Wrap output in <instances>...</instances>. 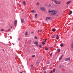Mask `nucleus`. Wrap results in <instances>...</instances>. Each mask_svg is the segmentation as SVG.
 Listing matches in <instances>:
<instances>
[{
  "label": "nucleus",
  "mask_w": 73,
  "mask_h": 73,
  "mask_svg": "<svg viewBox=\"0 0 73 73\" xmlns=\"http://www.w3.org/2000/svg\"><path fill=\"white\" fill-rule=\"evenodd\" d=\"M51 37L52 38H55V36H51Z\"/></svg>",
  "instance_id": "f3484780"
},
{
  "label": "nucleus",
  "mask_w": 73,
  "mask_h": 73,
  "mask_svg": "<svg viewBox=\"0 0 73 73\" xmlns=\"http://www.w3.org/2000/svg\"><path fill=\"white\" fill-rule=\"evenodd\" d=\"M38 63H39V62H36V64H38Z\"/></svg>",
  "instance_id": "c9c22d12"
},
{
  "label": "nucleus",
  "mask_w": 73,
  "mask_h": 73,
  "mask_svg": "<svg viewBox=\"0 0 73 73\" xmlns=\"http://www.w3.org/2000/svg\"><path fill=\"white\" fill-rule=\"evenodd\" d=\"M11 28H12V27H11Z\"/></svg>",
  "instance_id": "de8ad7c7"
},
{
  "label": "nucleus",
  "mask_w": 73,
  "mask_h": 73,
  "mask_svg": "<svg viewBox=\"0 0 73 73\" xmlns=\"http://www.w3.org/2000/svg\"><path fill=\"white\" fill-rule=\"evenodd\" d=\"M52 1H54V0H52Z\"/></svg>",
  "instance_id": "a18cd8bd"
},
{
  "label": "nucleus",
  "mask_w": 73,
  "mask_h": 73,
  "mask_svg": "<svg viewBox=\"0 0 73 73\" xmlns=\"http://www.w3.org/2000/svg\"><path fill=\"white\" fill-rule=\"evenodd\" d=\"M39 48H41V45H39Z\"/></svg>",
  "instance_id": "c85d7f7f"
},
{
  "label": "nucleus",
  "mask_w": 73,
  "mask_h": 73,
  "mask_svg": "<svg viewBox=\"0 0 73 73\" xmlns=\"http://www.w3.org/2000/svg\"><path fill=\"white\" fill-rule=\"evenodd\" d=\"M56 70L55 69V68H54L53 69V72L54 73L55 72V71Z\"/></svg>",
  "instance_id": "4be33fe9"
},
{
  "label": "nucleus",
  "mask_w": 73,
  "mask_h": 73,
  "mask_svg": "<svg viewBox=\"0 0 73 73\" xmlns=\"http://www.w3.org/2000/svg\"><path fill=\"white\" fill-rule=\"evenodd\" d=\"M48 7H51V5L49 4V5H47Z\"/></svg>",
  "instance_id": "a878e982"
},
{
  "label": "nucleus",
  "mask_w": 73,
  "mask_h": 73,
  "mask_svg": "<svg viewBox=\"0 0 73 73\" xmlns=\"http://www.w3.org/2000/svg\"><path fill=\"white\" fill-rule=\"evenodd\" d=\"M34 33V32H32V33Z\"/></svg>",
  "instance_id": "c03bdc74"
},
{
  "label": "nucleus",
  "mask_w": 73,
  "mask_h": 73,
  "mask_svg": "<svg viewBox=\"0 0 73 73\" xmlns=\"http://www.w3.org/2000/svg\"><path fill=\"white\" fill-rule=\"evenodd\" d=\"M23 5H24V6H25V5H26V3L25 2V1H24L23 2Z\"/></svg>",
  "instance_id": "6e6552de"
},
{
  "label": "nucleus",
  "mask_w": 73,
  "mask_h": 73,
  "mask_svg": "<svg viewBox=\"0 0 73 73\" xmlns=\"http://www.w3.org/2000/svg\"><path fill=\"white\" fill-rule=\"evenodd\" d=\"M20 73H23L21 72H20Z\"/></svg>",
  "instance_id": "09e8293b"
},
{
  "label": "nucleus",
  "mask_w": 73,
  "mask_h": 73,
  "mask_svg": "<svg viewBox=\"0 0 73 73\" xmlns=\"http://www.w3.org/2000/svg\"><path fill=\"white\" fill-rule=\"evenodd\" d=\"M46 5V4H45V5Z\"/></svg>",
  "instance_id": "8fccbe9b"
},
{
  "label": "nucleus",
  "mask_w": 73,
  "mask_h": 73,
  "mask_svg": "<svg viewBox=\"0 0 73 73\" xmlns=\"http://www.w3.org/2000/svg\"><path fill=\"white\" fill-rule=\"evenodd\" d=\"M52 31H53V32H55V31H56V30L55 29H52Z\"/></svg>",
  "instance_id": "6ab92c4d"
},
{
  "label": "nucleus",
  "mask_w": 73,
  "mask_h": 73,
  "mask_svg": "<svg viewBox=\"0 0 73 73\" xmlns=\"http://www.w3.org/2000/svg\"><path fill=\"white\" fill-rule=\"evenodd\" d=\"M17 20H15L14 23L15 27H16V25H17Z\"/></svg>",
  "instance_id": "20e7f679"
},
{
  "label": "nucleus",
  "mask_w": 73,
  "mask_h": 73,
  "mask_svg": "<svg viewBox=\"0 0 73 73\" xmlns=\"http://www.w3.org/2000/svg\"><path fill=\"white\" fill-rule=\"evenodd\" d=\"M60 46H64V44L63 43H62L60 45Z\"/></svg>",
  "instance_id": "a211bd4d"
},
{
  "label": "nucleus",
  "mask_w": 73,
  "mask_h": 73,
  "mask_svg": "<svg viewBox=\"0 0 73 73\" xmlns=\"http://www.w3.org/2000/svg\"><path fill=\"white\" fill-rule=\"evenodd\" d=\"M4 30L3 29H2L1 30V31H4Z\"/></svg>",
  "instance_id": "bb28decb"
},
{
  "label": "nucleus",
  "mask_w": 73,
  "mask_h": 73,
  "mask_svg": "<svg viewBox=\"0 0 73 73\" xmlns=\"http://www.w3.org/2000/svg\"><path fill=\"white\" fill-rule=\"evenodd\" d=\"M28 34V33L27 32H26L25 33V35L26 36H27Z\"/></svg>",
  "instance_id": "aec40b11"
},
{
  "label": "nucleus",
  "mask_w": 73,
  "mask_h": 73,
  "mask_svg": "<svg viewBox=\"0 0 73 73\" xmlns=\"http://www.w3.org/2000/svg\"><path fill=\"white\" fill-rule=\"evenodd\" d=\"M35 57V55H32V57Z\"/></svg>",
  "instance_id": "7c9ffc66"
},
{
  "label": "nucleus",
  "mask_w": 73,
  "mask_h": 73,
  "mask_svg": "<svg viewBox=\"0 0 73 73\" xmlns=\"http://www.w3.org/2000/svg\"><path fill=\"white\" fill-rule=\"evenodd\" d=\"M48 48L47 47H46L45 48V50H48Z\"/></svg>",
  "instance_id": "5701e85b"
},
{
  "label": "nucleus",
  "mask_w": 73,
  "mask_h": 73,
  "mask_svg": "<svg viewBox=\"0 0 73 73\" xmlns=\"http://www.w3.org/2000/svg\"><path fill=\"white\" fill-rule=\"evenodd\" d=\"M21 21L22 23H24V21L23 19H21Z\"/></svg>",
  "instance_id": "4468645a"
},
{
  "label": "nucleus",
  "mask_w": 73,
  "mask_h": 73,
  "mask_svg": "<svg viewBox=\"0 0 73 73\" xmlns=\"http://www.w3.org/2000/svg\"><path fill=\"white\" fill-rule=\"evenodd\" d=\"M35 39H37V37L35 36Z\"/></svg>",
  "instance_id": "2f4dec72"
},
{
  "label": "nucleus",
  "mask_w": 73,
  "mask_h": 73,
  "mask_svg": "<svg viewBox=\"0 0 73 73\" xmlns=\"http://www.w3.org/2000/svg\"><path fill=\"white\" fill-rule=\"evenodd\" d=\"M41 31H42V30H40L39 32H41Z\"/></svg>",
  "instance_id": "72a5a7b5"
},
{
  "label": "nucleus",
  "mask_w": 73,
  "mask_h": 73,
  "mask_svg": "<svg viewBox=\"0 0 73 73\" xmlns=\"http://www.w3.org/2000/svg\"><path fill=\"white\" fill-rule=\"evenodd\" d=\"M70 58L69 57V58H66L65 59V61H70Z\"/></svg>",
  "instance_id": "39448f33"
},
{
  "label": "nucleus",
  "mask_w": 73,
  "mask_h": 73,
  "mask_svg": "<svg viewBox=\"0 0 73 73\" xmlns=\"http://www.w3.org/2000/svg\"><path fill=\"white\" fill-rule=\"evenodd\" d=\"M71 49L72 50H73V42H72L71 44Z\"/></svg>",
  "instance_id": "423d86ee"
},
{
  "label": "nucleus",
  "mask_w": 73,
  "mask_h": 73,
  "mask_svg": "<svg viewBox=\"0 0 73 73\" xmlns=\"http://www.w3.org/2000/svg\"><path fill=\"white\" fill-rule=\"evenodd\" d=\"M57 51H58V53H59V52H60V49H58L57 50Z\"/></svg>",
  "instance_id": "412c9836"
},
{
  "label": "nucleus",
  "mask_w": 73,
  "mask_h": 73,
  "mask_svg": "<svg viewBox=\"0 0 73 73\" xmlns=\"http://www.w3.org/2000/svg\"><path fill=\"white\" fill-rule=\"evenodd\" d=\"M19 4V3H18V4H17V5H18Z\"/></svg>",
  "instance_id": "49530a36"
},
{
  "label": "nucleus",
  "mask_w": 73,
  "mask_h": 73,
  "mask_svg": "<svg viewBox=\"0 0 73 73\" xmlns=\"http://www.w3.org/2000/svg\"><path fill=\"white\" fill-rule=\"evenodd\" d=\"M54 2L55 4H57V0H54Z\"/></svg>",
  "instance_id": "2eb2a0df"
},
{
  "label": "nucleus",
  "mask_w": 73,
  "mask_h": 73,
  "mask_svg": "<svg viewBox=\"0 0 73 73\" xmlns=\"http://www.w3.org/2000/svg\"><path fill=\"white\" fill-rule=\"evenodd\" d=\"M51 20V18L50 17H47L46 18V21H48V20Z\"/></svg>",
  "instance_id": "7ed1b4c3"
},
{
  "label": "nucleus",
  "mask_w": 73,
  "mask_h": 73,
  "mask_svg": "<svg viewBox=\"0 0 73 73\" xmlns=\"http://www.w3.org/2000/svg\"><path fill=\"white\" fill-rule=\"evenodd\" d=\"M35 18H37V14H36L35 15Z\"/></svg>",
  "instance_id": "dca6fc26"
},
{
  "label": "nucleus",
  "mask_w": 73,
  "mask_h": 73,
  "mask_svg": "<svg viewBox=\"0 0 73 73\" xmlns=\"http://www.w3.org/2000/svg\"><path fill=\"white\" fill-rule=\"evenodd\" d=\"M71 3V1H69L68 2H67L66 3V4L67 5H68V4H70V3Z\"/></svg>",
  "instance_id": "1a4fd4ad"
},
{
  "label": "nucleus",
  "mask_w": 73,
  "mask_h": 73,
  "mask_svg": "<svg viewBox=\"0 0 73 73\" xmlns=\"http://www.w3.org/2000/svg\"><path fill=\"white\" fill-rule=\"evenodd\" d=\"M3 51H4V49H2Z\"/></svg>",
  "instance_id": "37998d69"
},
{
  "label": "nucleus",
  "mask_w": 73,
  "mask_h": 73,
  "mask_svg": "<svg viewBox=\"0 0 73 73\" xmlns=\"http://www.w3.org/2000/svg\"><path fill=\"white\" fill-rule=\"evenodd\" d=\"M35 12V10H33L32 11H31V12H32V13H33V12Z\"/></svg>",
  "instance_id": "393cba45"
},
{
  "label": "nucleus",
  "mask_w": 73,
  "mask_h": 73,
  "mask_svg": "<svg viewBox=\"0 0 73 73\" xmlns=\"http://www.w3.org/2000/svg\"><path fill=\"white\" fill-rule=\"evenodd\" d=\"M44 42H46V38H45V39H44Z\"/></svg>",
  "instance_id": "b1692460"
},
{
  "label": "nucleus",
  "mask_w": 73,
  "mask_h": 73,
  "mask_svg": "<svg viewBox=\"0 0 73 73\" xmlns=\"http://www.w3.org/2000/svg\"><path fill=\"white\" fill-rule=\"evenodd\" d=\"M40 9L43 11H44V12H45V11H46V10H45V8L42 7H40Z\"/></svg>",
  "instance_id": "f03ea898"
},
{
  "label": "nucleus",
  "mask_w": 73,
  "mask_h": 73,
  "mask_svg": "<svg viewBox=\"0 0 73 73\" xmlns=\"http://www.w3.org/2000/svg\"><path fill=\"white\" fill-rule=\"evenodd\" d=\"M38 42L36 41L35 42L34 44H35L36 45H38Z\"/></svg>",
  "instance_id": "0eeeda50"
},
{
  "label": "nucleus",
  "mask_w": 73,
  "mask_h": 73,
  "mask_svg": "<svg viewBox=\"0 0 73 73\" xmlns=\"http://www.w3.org/2000/svg\"><path fill=\"white\" fill-rule=\"evenodd\" d=\"M31 66L32 69H33V65H31Z\"/></svg>",
  "instance_id": "473e14b6"
},
{
  "label": "nucleus",
  "mask_w": 73,
  "mask_h": 73,
  "mask_svg": "<svg viewBox=\"0 0 73 73\" xmlns=\"http://www.w3.org/2000/svg\"><path fill=\"white\" fill-rule=\"evenodd\" d=\"M72 11H70V13L69 14V15H71V14H72Z\"/></svg>",
  "instance_id": "f8f14e48"
},
{
  "label": "nucleus",
  "mask_w": 73,
  "mask_h": 73,
  "mask_svg": "<svg viewBox=\"0 0 73 73\" xmlns=\"http://www.w3.org/2000/svg\"><path fill=\"white\" fill-rule=\"evenodd\" d=\"M36 4H37V5H38V4H39V3L38 2H37L36 3Z\"/></svg>",
  "instance_id": "e433bc0d"
},
{
  "label": "nucleus",
  "mask_w": 73,
  "mask_h": 73,
  "mask_svg": "<svg viewBox=\"0 0 73 73\" xmlns=\"http://www.w3.org/2000/svg\"><path fill=\"white\" fill-rule=\"evenodd\" d=\"M8 31H10V29H8Z\"/></svg>",
  "instance_id": "4c0bfd02"
},
{
  "label": "nucleus",
  "mask_w": 73,
  "mask_h": 73,
  "mask_svg": "<svg viewBox=\"0 0 73 73\" xmlns=\"http://www.w3.org/2000/svg\"><path fill=\"white\" fill-rule=\"evenodd\" d=\"M56 39L57 40H58L59 39V37H58V35H56Z\"/></svg>",
  "instance_id": "9d476101"
},
{
  "label": "nucleus",
  "mask_w": 73,
  "mask_h": 73,
  "mask_svg": "<svg viewBox=\"0 0 73 73\" xmlns=\"http://www.w3.org/2000/svg\"><path fill=\"white\" fill-rule=\"evenodd\" d=\"M52 54H53V52H52L51 54H50V56H52Z\"/></svg>",
  "instance_id": "c756f323"
},
{
  "label": "nucleus",
  "mask_w": 73,
  "mask_h": 73,
  "mask_svg": "<svg viewBox=\"0 0 73 73\" xmlns=\"http://www.w3.org/2000/svg\"><path fill=\"white\" fill-rule=\"evenodd\" d=\"M62 58V55H61L60 57L59 58V60H61V58Z\"/></svg>",
  "instance_id": "ddd939ff"
},
{
  "label": "nucleus",
  "mask_w": 73,
  "mask_h": 73,
  "mask_svg": "<svg viewBox=\"0 0 73 73\" xmlns=\"http://www.w3.org/2000/svg\"><path fill=\"white\" fill-rule=\"evenodd\" d=\"M9 26L10 27H11V25H9Z\"/></svg>",
  "instance_id": "a19ab883"
},
{
  "label": "nucleus",
  "mask_w": 73,
  "mask_h": 73,
  "mask_svg": "<svg viewBox=\"0 0 73 73\" xmlns=\"http://www.w3.org/2000/svg\"><path fill=\"white\" fill-rule=\"evenodd\" d=\"M57 4H61V1H58L57 2Z\"/></svg>",
  "instance_id": "9b49d317"
},
{
  "label": "nucleus",
  "mask_w": 73,
  "mask_h": 73,
  "mask_svg": "<svg viewBox=\"0 0 73 73\" xmlns=\"http://www.w3.org/2000/svg\"><path fill=\"white\" fill-rule=\"evenodd\" d=\"M46 73V71H44V73Z\"/></svg>",
  "instance_id": "ea45409f"
},
{
  "label": "nucleus",
  "mask_w": 73,
  "mask_h": 73,
  "mask_svg": "<svg viewBox=\"0 0 73 73\" xmlns=\"http://www.w3.org/2000/svg\"><path fill=\"white\" fill-rule=\"evenodd\" d=\"M49 13H50L51 15H55L56 13H57V11H48Z\"/></svg>",
  "instance_id": "f257e3e1"
},
{
  "label": "nucleus",
  "mask_w": 73,
  "mask_h": 73,
  "mask_svg": "<svg viewBox=\"0 0 73 73\" xmlns=\"http://www.w3.org/2000/svg\"><path fill=\"white\" fill-rule=\"evenodd\" d=\"M12 44H13V45H14V43H12Z\"/></svg>",
  "instance_id": "79ce46f5"
},
{
  "label": "nucleus",
  "mask_w": 73,
  "mask_h": 73,
  "mask_svg": "<svg viewBox=\"0 0 73 73\" xmlns=\"http://www.w3.org/2000/svg\"><path fill=\"white\" fill-rule=\"evenodd\" d=\"M42 44L43 45H44V44H45V43L44 42H42Z\"/></svg>",
  "instance_id": "cd10ccee"
},
{
  "label": "nucleus",
  "mask_w": 73,
  "mask_h": 73,
  "mask_svg": "<svg viewBox=\"0 0 73 73\" xmlns=\"http://www.w3.org/2000/svg\"><path fill=\"white\" fill-rule=\"evenodd\" d=\"M50 73H52V71H51L50 72Z\"/></svg>",
  "instance_id": "58836bf2"
},
{
  "label": "nucleus",
  "mask_w": 73,
  "mask_h": 73,
  "mask_svg": "<svg viewBox=\"0 0 73 73\" xmlns=\"http://www.w3.org/2000/svg\"><path fill=\"white\" fill-rule=\"evenodd\" d=\"M18 41H20V38H18Z\"/></svg>",
  "instance_id": "f704fd0d"
}]
</instances>
